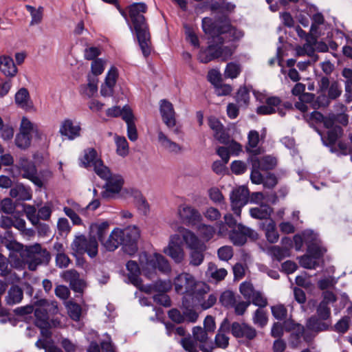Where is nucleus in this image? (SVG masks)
I'll list each match as a JSON object with an SVG mask.
<instances>
[{
	"instance_id": "obj_37",
	"label": "nucleus",
	"mask_w": 352,
	"mask_h": 352,
	"mask_svg": "<svg viewBox=\"0 0 352 352\" xmlns=\"http://www.w3.org/2000/svg\"><path fill=\"white\" fill-rule=\"evenodd\" d=\"M158 140L167 151L171 153H178L181 151L182 147L175 142L171 141L162 131L158 133Z\"/></svg>"
},
{
	"instance_id": "obj_27",
	"label": "nucleus",
	"mask_w": 352,
	"mask_h": 352,
	"mask_svg": "<svg viewBox=\"0 0 352 352\" xmlns=\"http://www.w3.org/2000/svg\"><path fill=\"white\" fill-rule=\"evenodd\" d=\"M336 123H339L342 126H346L349 123V116L344 113L329 114L325 121L326 129H327L328 131H331L339 126L336 124Z\"/></svg>"
},
{
	"instance_id": "obj_41",
	"label": "nucleus",
	"mask_w": 352,
	"mask_h": 352,
	"mask_svg": "<svg viewBox=\"0 0 352 352\" xmlns=\"http://www.w3.org/2000/svg\"><path fill=\"white\" fill-rule=\"evenodd\" d=\"M321 320H322L318 317L314 316H311L307 322V329L316 332L328 329L330 324Z\"/></svg>"
},
{
	"instance_id": "obj_22",
	"label": "nucleus",
	"mask_w": 352,
	"mask_h": 352,
	"mask_svg": "<svg viewBox=\"0 0 352 352\" xmlns=\"http://www.w3.org/2000/svg\"><path fill=\"white\" fill-rule=\"evenodd\" d=\"M208 125L214 131V136L220 143L226 144L229 142L230 135L226 132L223 124L215 117L208 118Z\"/></svg>"
},
{
	"instance_id": "obj_39",
	"label": "nucleus",
	"mask_w": 352,
	"mask_h": 352,
	"mask_svg": "<svg viewBox=\"0 0 352 352\" xmlns=\"http://www.w3.org/2000/svg\"><path fill=\"white\" fill-rule=\"evenodd\" d=\"M208 276L216 281H221L223 280L228 274V272L224 268H218L217 266L210 263L207 271Z\"/></svg>"
},
{
	"instance_id": "obj_30",
	"label": "nucleus",
	"mask_w": 352,
	"mask_h": 352,
	"mask_svg": "<svg viewBox=\"0 0 352 352\" xmlns=\"http://www.w3.org/2000/svg\"><path fill=\"white\" fill-rule=\"evenodd\" d=\"M23 298L22 289L18 285H12L8 291L5 300L8 305H14L21 302Z\"/></svg>"
},
{
	"instance_id": "obj_64",
	"label": "nucleus",
	"mask_w": 352,
	"mask_h": 352,
	"mask_svg": "<svg viewBox=\"0 0 352 352\" xmlns=\"http://www.w3.org/2000/svg\"><path fill=\"white\" fill-rule=\"evenodd\" d=\"M230 169L235 175H241L247 170V165L241 160H234L230 164Z\"/></svg>"
},
{
	"instance_id": "obj_45",
	"label": "nucleus",
	"mask_w": 352,
	"mask_h": 352,
	"mask_svg": "<svg viewBox=\"0 0 352 352\" xmlns=\"http://www.w3.org/2000/svg\"><path fill=\"white\" fill-rule=\"evenodd\" d=\"M15 102L21 108H26L28 107L30 101L29 91L26 88H21L15 94Z\"/></svg>"
},
{
	"instance_id": "obj_58",
	"label": "nucleus",
	"mask_w": 352,
	"mask_h": 352,
	"mask_svg": "<svg viewBox=\"0 0 352 352\" xmlns=\"http://www.w3.org/2000/svg\"><path fill=\"white\" fill-rule=\"evenodd\" d=\"M25 212L28 220L34 226H36L39 223L38 212L36 213V209L34 206L27 205L25 207Z\"/></svg>"
},
{
	"instance_id": "obj_53",
	"label": "nucleus",
	"mask_w": 352,
	"mask_h": 352,
	"mask_svg": "<svg viewBox=\"0 0 352 352\" xmlns=\"http://www.w3.org/2000/svg\"><path fill=\"white\" fill-rule=\"evenodd\" d=\"M252 165V170L250 173V179L253 184H260L263 182V176L260 173L261 168L258 165V162L254 160V163H250Z\"/></svg>"
},
{
	"instance_id": "obj_57",
	"label": "nucleus",
	"mask_w": 352,
	"mask_h": 352,
	"mask_svg": "<svg viewBox=\"0 0 352 352\" xmlns=\"http://www.w3.org/2000/svg\"><path fill=\"white\" fill-rule=\"evenodd\" d=\"M300 265L306 269H316L318 266V262L310 255H303L300 258Z\"/></svg>"
},
{
	"instance_id": "obj_3",
	"label": "nucleus",
	"mask_w": 352,
	"mask_h": 352,
	"mask_svg": "<svg viewBox=\"0 0 352 352\" xmlns=\"http://www.w3.org/2000/svg\"><path fill=\"white\" fill-rule=\"evenodd\" d=\"M129 16L134 27L136 36L143 55L147 57L151 54V40L148 24L143 14L147 11L144 3H133L128 7Z\"/></svg>"
},
{
	"instance_id": "obj_56",
	"label": "nucleus",
	"mask_w": 352,
	"mask_h": 352,
	"mask_svg": "<svg viewBox=\"0 0 352 352\" xmlns=\"http://www.w3.org/2000/svg\"><path fill=\"white\" fill-rule=\"evenodd\" d=\"M271 311L273 316L278 320H285L287 317V309L283 305H274Z\"/></svg>"
},
{
	"instance_id": "obj_9",
	"label": "nucleus",
	"mask_w": 352,
	"mask_h": 352,
	"mask_svg": "<svg viewBox=\"0 0 352 352\" xmlns=\"http://www.w3.org/2000/svg\"><path fill=\"white\" fill-rule=\"evenodd\" d=\"M17 167L22 177L29 179L40 188L43 187V181L37 175L36 166L32 162L26 158H21Z\"/></svg>"
},
{
	"instance_id": "obj_29",
	"label": "nucleus",
	"mask_w": 352,
	"mask_h": 352,
	"mask_svg": "<svg viewBox=\"0 0 352 352\" xmlns=\"http://www.w3.org/2000/svg\"><path fill=\"white\" fill-rule=\"evenodd\" d=\"M10 195L18 200L27 201L32 199V191L29 187L17 184L10 189Z\"/></svg>"
},
{
	"instance_id": "obj_11",
	"label": "nucleus",
	"mask_w": 352,
	"mask_h": 352,
	"mask_svg": "<svg viewBox=\"0 0 352 352\" xmlns=\"http://www.w3.org/2000/svg\"><path fill=\"white\" fill-rule=\"evenodd\" d=\"M197 282L194 276L189 273L179 274L174 280L175 289L177 294H193L195 292Z\"/></svg>"
},
{
	"instance_id": "obj_62",
	"label": "nucleus",
	"mask_w": 352,
	"mask_h": 352,
	"mask_svg": "<svg viewBox=\"0 0 352 352\" xmlns=\"http://www.w3.org/2000/svg\"><path fill=\"white\" fill-rule=\"evenodd\" d=\"M316 313L318 317L322 320H327L330 318L331 309L324 302H320L317 307Z\"/></svg>"
},
{
	"instance_id": "obj_63",
	"label": "nucleus",
	"mask_w": 352,
	"mask_h": 352,
	"mask_svg": "<svg viewBox=\"0 0 352 352\" xmlns=\"http://www.w3.org/2000/svg\"><path fill=\"white\" fill-rule=\"evenodd\" d=\"M217 254L221 260L228 261L233 256V249L228 245L221 247L217 251Z\"/></svg>"
},
{
	"instance_id": "obj_33",
	"label": "nucleus",
	"mask_w": 352,
	"mask_h": 352,
	"mask_svg": "<svg viewBox=\"0 0 352 352\" xmlns=\"http://www.w3.org/2000/svg\"><path fill=\"white\" fill-rule=\"evenodd\" d=\"M182 238L184 241L186 243L187 248L190 250L196 249L205 245L204 243H202L198 237L189 230L184 229Z\"/></svg>"
},
{
	"instance_id": "obj_44",
	"label": "nucleus",
	"mask_w": 352,
	"mask_h": 352,
	"mask_svg": "<svg viewBox=\"0 0 352 352\" xmlns=\"http://www.w3.org/2000/svg\"><path fill=\"white\" fill-rule=\"evenodd\" d=\"M206 250V245L190 250V265L193 266L200 265L204 259V252Z\"/></svg>"
},
{
	"instance_id": "obj_28",
	"label": "nucleus",
	"mask_w": 352,
	"mask_h": 352,
	"mask_svg": "<svg viewBox=\"0 0 352 352\" xmlns=\"http://www.w3.org/2000/svg\"><path fill=\"white\" fill-rule=\"evenodd\" d=\"M36 306V307L34 310L36 317V324L41 329V333L44 334V330L47 329L50 327V316L42 306Z\"/></svg>"
},
{
	"instance_id": "obj_12",
	"label": "nucleus",
	"mask_w": 352,
	"mask_h": 352,
	"mask_svg": "<svg viewBox=\"0 0 352 352\" xmlns=\"http://www.w3.org/2000/svg\"><path fill=\"white\" fill-rule=\"evenodd\" d=\"M249 199V190L245 186H240L232 190L230 195L232 210L234 213L241 217V208L245 206Z\"/></svg>"
},
{
	"instance_id": "obj_20",
	"label": "nucleus",
	"mask_w": 352,
	"mask_h": 352,
	"mask_svg": "<svg viewBox=\"0 0 352 352\" xmlns=\"http://www.w3.org/2000/svg\"><path fill=\"white\" fill-rule=\"evenodd\" d=\"M80 131L79 123L74 122L70 119H65L60 124L59 133L68 140H73L80 135Z\"/></svg>"
},
{
	"instance_id": "obj_51",
	"label": "nucleus",
	"mask_w": 352,
	"mask_h": 352,
	"mask_svg": "<svg viewBox=\"0 0 352 352\" xmlns=\"http://www.w3.org/2000/svg\"><path fill=\"white\" fill-rule=\"evenodd\" d=\"M116 152L118 155L125 157L129 154V144L124 137L116 138Z\"/></svg>"
},
{
	"instance_id": "obj_36",
	"label": "nucleus",
	"mask_w": 352,
	"mask_h": 352,
	"mask_svg": "<svg viewBox=\"0 0 352 352\" xmlns=\"http://www.w3.org/2000/svg\"><path fill=\"white\" fill-rule=\"evenodd\" d=\"M25 8L31 16L30 26H34L41 23L44 12V8L43 6H39L38 8H36L32 6L25 5Z\"/></svg>"
},
{
	"instance_id": "obj_50",
	"label": "nucleus",
	"mask_w": 352,
	"mask_h": 352,
	"mask_svg": "<svg viewBox=\"0 0 352 352\" xmlns=\"http://www.w3.org/2000/svg\"><path fill=\"white\" fill-rule=\"evenodd\" d=\"M128 112L133 113L131 109L128 105L124 106L122 109L118 106H115L109 108L106 111V114L107 116L113 118L121 116L124 120V114Z\"/></svg>"
},
{
	"instance_id": "obj_32",
	"label": "nucleus",
	"mask_w": 352,
	"mask_h": 352,
	"mask_svg": "<svg viewBox=\"0 0 352 352\" xmlns=\"http://www.w3.org/2000/svg\"><path fill=\"white\" fill-rule=\"evenodd\" d=\"M273 212L272 208L267 204H261L258 207L250 210V216L256 219H267Z\"/></svg>"
},
{
	"instance_id": "obj_25",
	"label": "nucleus",
	"mask_w": 352,
	"mask_h": 352,
	"mask_svg": "<svg viewBox=\"0 0 352 352\" xmlns=\"http://www.w3.org/2000/svg\"><path fill=\"white\" fill-rule=\"evenodd\" d=\"M281 104V99L278 96H271L265 99V103L258 106L256 112L258 115H271L276 113V107Z\"/></svg>"
},
{
	"instance_id": "obj_42",
	"label": "nucleus",
	"mask_w": 352,
	"mask_h": 352,
	"mask_svg": "<svg viewBox=\"0 0 352 352\" xmlns=\"http://www.w3.org/2000/svg\"><path fill=\"white\" fill-rule=\"evenodd\" d=\"M34 305L42 306L50 316L56 315L58 312V303L56 301H49L46 299H40L34 302Z\"/></svg>"
},
{
	"instance_id": "obj_6",
	"label": "nucleus",
	"mask_w": 352,
	"mask_h": 352,
	"mask_svg": "<svg viewBox=\"0 0 352 352\" xmlns=\"http://www.w3.org/2000/svg\"><path fill=\"white\" fill-rule=\"evenodd\" d=\"M72 250L78 254L87 253L91 258L96 256L98 252V243L95 236L87 237L84 234L77 236L71 244Z\"/></svg>"
},
{
	"instance_id": "obj_48",
	"label": "nucleus",
	"mask_w": 352,
	"mask_h": 352,
	"mask_svg": "<svg viewBox=\"0 0 352 352\" xmlns=\"http://www.w3.org/2000/svg\"><path fill=\"white\" fill-rule=\"evenodd\" d=\"M265 236L267 241L272 243H276L278 240L279 235L276 230L275 223L272 219H270L267 224Z\"/></svg>"
},
{
	"instance_id": "obj_8",
	"label": "nucleus",
	"mask_w": 352,
	"mask_h": 352,
	"mask_svg": "<svg viewBox=\"0 0 352 352\" xmlns=\"http://www.w3.org/2000/svg\"><path fill=\"white\" fill-rule=\"evenodd\" d=\"M122 247L124 252L131 255L138 250L137 243L140 238L139 229L135 226H129L124 229L120 228Z\"/></svg>"
},
{
	"instance_id": "obj_26",
	"label": "nucleus",
	"mask_w": 352,
	"mask_h": 352,
	"mask_svg": "<svg viewBox=\"0 0 352 352\" xmlns=\"http://www.w3.org/2000/svg\"><path fill=\"white\" fill-rule=\"evenodd\" d=\"M0 71L7 77H14L18 69L11 57L3 55L0 56Z\"/></svg>"
},
{
	"instance_id": "obj_13",
	"label": "nucleus",
	"mask_w": 352,
	"mask_h": 352,
	"mask_svg": "<svg viewBox=\"0 0 352 352\" xmlns=\"http://www.w3.org/2000/svg\"><path fill=\"white\" fill-rule=\"evenodd\" d=\"M230 331L234 338H243L247 341L253 340L257 336L256 329L245 322H232L230 324Z\"/></svg>"
},
{
	"instance_id": "obj_4",
	"label": "nucleus",
	"mask_w": 352,
	"mask_h": 352,
	"mask_svg": "<svg viewBox=\"0 0 352 352\" xmlns=\"http://www.w3.org/2000/svg\"><path fill=\"white\" fill-rule=\"evenodd\" d=\"M317 132L320 135L323 144L329 148L331 153H336L338 156L352 154V147L347 142L338 141L344 133L341 126L327 131L325 135L320 130H317Z\"/></svg>"
},
{
	"instance_id": "obj_34",
	"label": "nucleus",
	"mask_w": 352,
	"mask_h": 352,
	"mask_svg": "<svg viewBox=\"0 0 352 352\" xmlns=\"http://www.w3.org/2000/svg\"><path fill=\"white\" fill-rule=\"evenodd\" d=\"M109 223L107 221H103L102 223H93L90 226L91 232L94 234V236H97L98 241L101 243V241L105 239L107 235L109 233Z\"/></svg>"
},
{
	"instance_id": "obj_17",
	"label": "nucleus",
	"mask_w": 352,
	"mask_h": 352,
	"mask_svg": "<svg viewBox=\"0 0 352 352\" xmlns=\"http://www.w3.org/2000/svg\"><path fill=\"white\" fill-rule=\"evenodd\" d=\"M164 252L177 263H180L184 260V252L180 244V237L178 234L171 236L168 245Z\"/></svg>"
},
{
	"instance_id": "obj_46",
	"label": "nucleus",
	"mask_w": 352,
	"mask_h": 352,
	"mask_svg": "<svg viewBox=\"0 0 352 352\" xmlns=\"http://www.w3.org/2000/svg\"><path fill=\"white\" fill-rule=\"evenodd\" d=\"M241 72V65L236 63H228L224 71V77L226 78L234 79L238 77Z\"/></svg>"
},
{
	"instance_id": "obj_52",
	"label": "nucleus",
	"mask_w": 352,
	"mask_h": 352,
	"mask_svg": "<svg viewBox=\"0 0 352 352\" xmlns=\"http://www.w3.org/2000/svg\"><path fill=\"white\" fill-rule=\"evenodd\" d=\"M31 144V135L19 132L15 138V144L21 149H25Z\"/></svg>"
},
{
	"instance_id": "obj_31",
	"label": "nucleus",
	"mask_w": 352,
	"mask_h": 352,
	"mask_svg": "<svg viewBox=\"0 0 352 352\" xmlns=\"http://www.w3.org/2000/svg\"><path fill=\"white\" fill-rule=\"evenodd\" d=\"M126 267L129 272L128 278L130 283L133 285H140V270L138 264L134 261H129L126 263Z\"/></svg>"
},
{
	"instance_id": "obj_54",
	"label": "nucleus",
	"mask_w": 352,
	"mask_h": 352,
	"mask_svg": "<svg viewBox=\"0 0 352 352\" xmlns=\"http://www.w3.org/2000/svg\"><path fill=\"white\" fill-rule=\"evenodd\" d=\"M239 291L243 297L248 300H250L252 296L256 292L254 289L253 285L251 283L247 281L241 283Z\"/></svg>"
},
{
	"instance_id": "obj_38",
	"label": "nucleus",
	"mask_w": 352,
	"mask_h": 352,
	"mask_svg": "<svg viewBox=\"0 0 352 352\" xmlns=\"http://www.w3.org/2000/svg\"><path fill=\"white\" fill-rule=\"evenodd\" d=\"M98 80L88 77V83L80 87V94L87 98H91L98 91Z\"/></svg>"
},
{
	"instance_id": "obj_15",
	"label": "nucleus",
	"mask_w": 352,
	"mask_h": 352,
	"mask_svg": "<svg viewBox=\"0 0 352 352\" xmlns=\"http://www.w3.org/2000/svg\"><path fill=\"white\" fill-rule=\"evenodd\" d=\"M247 152L251 154L248 159V162L254 163V160H256L261 170H272L277 165V159L272 155H267L261 157H258V155L260 153V149L251 150L247 148Z\"/></svg>"
},
{
	"instance_id": "obj_24",
	"label": "nucleus",
	"mask_w": 352,
	"mask_h": 352,
	"mask_svg": "<svg viewBox=\"0 0 352 352\" xmlns=\"http://www.w3.org/2000/svg\"><path fill=\"white\" fill-rule=\"evenodd\" d=\"M120 228H114L108 237L101 241L102 246L109 252L115 251L119 246H122V240L120 234Z\"/></svg>"
},
{
	"instance_id": "obj_19",
	"label": "nucleus",
	"mask_w": 352,
	"mask_h": 352,
	"mask_svg": "<svg viewBox=\"0 0 352 352\" xmlns=\"http://www.w3.org/2000/svg\"><path fill=\"white\" fill-rule=\"evenodd\" d=\"M118 76L117 68L113 66L111 67L106 75L104 82L101 85L100 94L102 96L109 97L113 96Z\"/></svg>"
},
{
	"instance_id": "obj_7",
	"label": "nucleus",
	"mask_w": 352,
	"mask_h": 352,
	"mask_svg": "<svg viewBox=\"0 0 352 352\" xmlns=\"http://www.w3.org/2000/svg\"><path fill=\"white\" fill-rule=\"evenodd\" d=\"M170 270L168 260L164 256L157 253L148 256L143 266V272L145 276L149 278H152L157 271L167 274L170 272Z\"/></svg>"
},
{
	"instance_id": "obj_40",
	"label": "nucleus",
	"mask_w": 352,
	"mask_h": 352,
	"mask_svg": "<svg viewBox=\"0 0 352 352\" xmlns=\"http://www.w3.org/2000/svg\"><path fill=\"white\" fill-rule=\"evenodd\" d=\"M237 298L241 299V296H236L232 291L226 290L221 294L219 302L222 306L226 308H232L234 303L237 302Z\"/></svg>"
},
{
	"instance_id": "obj_61",
	"label": "nucleus",
	"mask_w": 352,
	"mask_h": 352,
	"mask_svg": "<svg viewBox=\"0 0 352 352\" xmlns=\"http://www.w3.org/2000/svg\"><path fill=\"white\" fill-rule=\"evenodd\" d=\"M105 61L102 58H96L91 63V69L94 75H100L104 70Z\"/></svg>"
},
{
	"instance_id": "obj_16",
	"label": "nucleus",
	"mask_w": 352,
	"mask_h": 352,
	"mask_svg": "<svg viewBox=\"0 0 352 352\" xmlns=\"http://www.w3.org/2000/svg\"><path fill=\"white\" fill-rule=\"evenodd\" d=\"M314 338L311 332L306 330L304 326H297V328L290 333L288 342L291 348L296 349L300 346L302 341L310 342Z\"/></svg>"
},
{
	"instance_id": "obj_1",
	"label": "nucleus",
	"mask_w": 352,
	"mask_h": 352,
	"mask_svg": "<svg viewBox=\"0 0 352 352\" xmlns=\"http://www.w3.org/2000/svg\"><path fill=\"white\" fill-rule=\"evenodd\" d=\"M202 28L205 34L210 35L208 46L201 47L198 54L199 60L203 63L217 58L222 61L230 59L237 47L235 43L244 35L243 31L230 23L218 25L207 18L202 21Z\"/></svg>"
},
{
	"instance_id": "obj_2",
	"label": "nucleus",
	"mask_w": 352,
	"mask_h": 352,
	"mask_svg": "<svg viewBox=\"0 0 352 352\" xmlns=\"http://www.w3.org/2000/svg\"><path fill=\"white\" fill-rule=\"evenodd\" d=\"M82 164L85 168L93 167L95 173L102 179L106 180L104 191L102 192L104 199L112 198L118 194L123 186L124 180L120 175H112L108 167L104 165L94 148L85 151Z\"/></svg>"
},
{
	"instance_id": "obj_23",
	"label": "nucleus",
	"mask_w": 352,
	"mask_h": 352,
	"mask_svg": "<svg viewBox=\"0 0 352 352\" xmlns=\"http://www.w3.org/2000/svg\"><path fill=\"white\" fill-rule=\"evenodd\" d=\"M230 331V322L228 318H225L221 322L217 333L215 336L214 342H213L214 348L218 347L225 349L228 346L229 338L226 336V333Z\"/></svg>"
},
{
	"instance_id": "obj_55",
	"label": "nucleus",
	"mask_w": 352,
	"mask_h": 352,
	"mask_svg": "<svg viewBox=\"0 0 352 352\" xmlns=\"http://www.w3.org/2000/svg\"><path fill=\"white\" fill-rule=\"evenodd\" d=\"M179 343L183 349L187 352H198L197 343L190 336L181 339Z\"/></svg>"
},
{
	"instance_id": "obj_47",
	"label": "nucleus",
	"mask_w": 352,
	"mask_h": 352,
	"mask_svg": "<svg viewBox=\"0 0 352 352\" xmlns=\"http://www.w3.org/2000/svg\"><path fill=\"white\" fill-rule=\"evenodd\" d=\"M197 232L204 240L208 241L213 237L215 234V229L212 226L199 223Z\"/></svg>"
},
{
	"instance_id": "obj_35",
	"label": "nucleus",
	"mask_w": 352,
	"mask_h": 352,
	"mask_svg": "<svg viewBox=\"0 0 352 352\" xmlns=\"http://www.w3.org/2000/svg\"><path fill=\"white\" fill-rule=\"evenodd\" d=\"M134 119L135 117L133 113L128 112L124 114V120L127 125V136L132 142L136 141L138 138Z\"/></svg>"
},
{
	"instance_id": "obj_14",
	"label": "nucleus",
	"mask_w": 352,
	"mask_h": 352,
	"mask_svg": "<svg viewBox=\"0 0 352 352\" xmlns=\"http://www.w3.org/2000/svg\"><path fill=\"white\" fill-rule=\"evenodd\" d=\"M178 214L181 221L188 226L198 225L202 220L200 212L195 208L188 205H182L179 207Z\"/></svg>"
},
{
	"instance_id": "obj_59",
	"label": "nucleus",
	"mask_w": 352,
	"mask_h": 352,
	"mask_svg": "<svg viewBox=\"0 0 352 352\" xmlns=\"http://www.w3.org/2000/svg\"><path fill=\"white\" fill-rule=\"evenodd\" d=\"M250 300H250L251 303L260 308L265 307L267 305V298L259 291H256Z\"/></svg>"
},
{
	"instance_id": "obj_60",
	"label": "nucleus",
	"mask_w": 352,
	"mask_h": 352,
	"mask_svg": "<svg viewBox=\"0 0 352 352\" xmlns=\"http://www.w3.org/2000/svg\"><path fill=\"white\" fill-rule=\"evenodd\" d=\"M251 301L250 300H241V299L237 298V302L234 303V305L232 308L234 309V313L237 316H243L248 307L250 305Z\"/></svg>"
},
{
	"instance_id": "obj_43",
	"label": "nucleus",
	"mask_w": 352,
	"mask_h": 352,
	"mask_svg": "<svg viewBox=\"0 0 352 352\" xmlns=\"http://www.w3.org/2000/svg\"><path fill=\"white\" fill-rule=\"evenodd\" d=\"M269 252L272 258L278 261L290 256L289 249L287 247L274 245L270 248Z\"/></svg>"
},
{
	"instance_id": "obj_18",
	"label": "nucleus",
	"mask_w": 352,
	"mask_h": 352,
	"mask_svg": "<svg viewBox=\"0 0 352 352\" xmlns=\"http://www.w3.org/2000/svg\"><path fill=\"white\" fill-rule=\"evenodd\" d=\"M192 339L199 343V349L206 351L214 349V343L209 339L208 333L200 326L194 327L192 329Z\"/></svg>"
},
{
	"instance_id": "obj_21",
	"label": "nucleus",
	"mask_w": 352,
	"mask_h": 352,
	"mask_svg": "<svg viewBox=\"0 0 352 352\" xmlns=\"http://www.w3.org/2000/svg\"><path fill=\"white\" fill-rule=\"evenodd\" d=\"M160 111L162 120L165 124L169 128H173L176 124L175 111L171 102L166 99L160 100Z\"/></svg>"
},
{
	"instance_id": "obj_49",
	"label": "nucleus",
	"mask_w": 352,
	"mask_h": 352,
	"mask_svg": "<svg viewBox=\"0 0 352 352\" xmlns=\"http://www.w3.org/2000/svg\"><path fill=\"white\" fill-rule=\"evenodd\" d=\"M252 321L255 325L263 328L268 322L266 312L261 309H257L254 313Z\"/></svg>"
},
{
	"instance_id": "obj_10",
	"label": "nucleus",
	"mask_w": 352,
	"mask_h": 352,
	"mask_svg": "<svg viewBox=\"0 0 352 352\" xmlns=\"http://www.w3.org/2000/svg\"><path fill=\"white\" fill-rule=\"evenodd\" d=\"M248 237L255 240L258 238V234L254 230L241 223H238L237 228L231 230L229 232V238L234 245H243Z\"/></svg>"
},
{
	"instance_id": "obj_5",
	"label": "nucleus",
	"mask_w": 352,
	"mask_h": 352,
	"mask_svg": "<svg viewBox=\"0 0 352 352\" xmlns=\"http://www.w3.org/2000/svg\"><path fill=\"white\" fill-rule=\"evenodd\" d=\"M23 257L31 271L36 270L40 265H47L51 259L50 253L39 243L26 246Z\"/></svg>"
}]
</instances>
